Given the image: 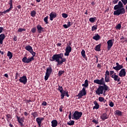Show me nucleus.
I'll return each instance as SVG.
<instances>
[{"label":"nucleus","mask_w":127,"mask_h":127,"mask_svg":"<svg viewBox=\"0 0 127 127\" xmlns=\"http://www.w3.org/2000/svg\"><path fill=\"white\" fill-rule=\"evenodd\" d=\"M64 58V54L61 53L60 54H55L51 59H50V61L51 62H57V65H60L66 62V60Z\"/></svg>","instance_id":"nucleus-1"},{"label":"nucleus","mask_w":127,"mask_h":127,"mask_svg":"<svg viewBox=\"0 0 127 127\" xmlns=\"http://www.w3.org/2000/svg\"><path fill=\"white\" fill-rule=\"evenodd\" d=\"M103 85V86L100 85L99 86L97 90L96 91V94L100 95V94H103L104 90H105L104 92L108 90L109 88L107 85L104 84Z\"/></svg>","instance_id":"nucleus-2"},{"label":"nucleus","mask_w":127,"mask_h":127,"mask_svg":"<svg viewBox=\"0 0 127 127\" xmlns=\"http://www.w3.org/2000/svg\"><path fill=\"white\" fill-rule=\"evenodd\" d=\"M82 115V112L75 111L73 114V118H72V119L75 120H79L81 118Z\"/></svg>","instance_id":"nucleus-3"},{"label":"nucleus","mask_w":127,"mask_h":127,"mask_svg":"<svg viewBox=\"0 0 127 127\" xmlns=\"http://www.w3.org/2000/svg\"><path fill=\"white\" fill-rule=\"evenodd\" d=\"M126 13V9L123 7L120 9H118L116 11H114L113 14L114 15L119 16L121 14H124Z\"/></svg>","instance_id":"nucleus-4"},{"label":"nucleus","mask_w":127,"mask_h":127,"mask_svg":"<svg viewBox=\"0 0 127 127\" xmlns=\"http://www.w3.org/2000/svg\"><path fill=\"white\" fill-rule=\"evenodd\" d=\"M87 94L86 88L83 87L81 91H79V93L76 95L78 97V99L82 98V96H85Z\"/></svg>","instance_id":"nucleus-5"},{"label":"nucleus","mask_w":127,"mask_h":127,"mask_svg":"<svg viewBox=\"0 0 127 127\" xmlns=\"http://www.w3.org/2000/svg\"><path fill=\"white\" fill-rule=\"evenodd\" d=\"M93 82L94 83H96L97 84H99V85H103L106 84L104 78H102L100 80L99 79L94 80Z\"/></svg>","instance_id":"nucleus-6"},{"label":"nucleus","mask_w":127,"mask_h":127,"mask_svg":"<svg viewBox=\"0 0 127 127\" xmlns=\"http://www.w3.org/2000/svg\"><path fill=\"white\" fill-rule=\"evenodd\" d=\"M115 40H110L107 42V50L110 51L114 45Z\"/></svg>","instance_id":"nucleus-7"},{"label":"nucleus","mask_w":127,"mask_h":127,"mask_svg":"<svg viewBox=\"0 0 127 127\" xmlns=\"http://www.w3.org/2000/svg\"><path fill=\"white\" fill-rule=\"evenodd\" d=\"M20 82L23 83L24 85H25L27 82V78L26 76L24 75L22 77H20L19 79Z\"/></svg>","instance_id":"nucleus-8"},{"label":"nucleus","mask_w":127,"mask_h":127,"mask_svg":"<svg viewBox=\"0 0 127 127\" xmlns=\"http://www.w3.org/2000/svg\"><path fill=\"white\" fill-rule=\"evenodd\" d=\"M16 117L17 118V121L19 123L20 126L22 127L24 126L23 123L24 122V118L23 117L20 118L17 115H16Z\"/></svg>","instance_id":"nucleus-9"},{"label":"nucleus","mask_w":127,"mask_h":127,"mask_svg":"<svg viewBox=\"0 0 127 127\" xmlns=\"http://www.w3.org/2000/svg\"><path fill=\"white\" fill-rule=\"evenodd\" d=\"M126 74L127 72L126 71V69L123 68L120 70L118 75L120 77H125L126 76Z\"/></svg>","instance_id":"nucleus-10"},{"label":"nucleus","mask_w":127,"mask_h":127,"mask_svg":"<svg viewBox=\"0 0 127 127\" xmlns=\"http://www.w3.org/2000/svg\"><path fill=\"white\" fill-rule=\"evenodd\" d=\"M22 62L24 63H26V64H29L31 62L33 61V59L32 58H29V59H27V58L26 57H24L23 59H22Z\"/></svg>","instance_id":"nucleus-11"},{"label":"nucleus","mask_w":127,"mask_h":127,"mask_svg":"<svg viewBox=\"0 0 127 127\" xmlns=\"http://www.w3.org/2000/svg\"><path fill=\"white\" fill-rule=\"evenodd\" d=\"M111 77L115 81L120 82L121 81L120 77L118 75H116V73H115L113 75L111 76Z\"/></svg>","instance_id":"nucleus-12"},{"label":"nucleus","mask_w":127,"mask_h":127,"mask_svg":"<svg viewBox=\"0 0 127 127\" xmlns=\"http://www.w3.org/2000/svg\"><path fill=\"white\" fill-rule=\"evenodd\" d=\"M44 120V118H37V119H36V122H37V123H38L39 127H40L41 126V124L42 123L43 120Z\"/></svg>","instance_id":"nucleus-13"},{"label":"nucleus","mask_w":127,"mask_h":127,"mask_svg":"<svg viewBox=\"0 0 127 127\" xmlns=\"http://www.w3.org/2000/svg\"><path fill=\"white\" fill-rule=\"evenodd\" d=\"M37 29L39 33H41L44 32V28H42L41 25H37Z\"/></svg>","instance_id":"nucleus-14"},{"label":"nucleus","mask_w":127,"mask_h":127,"mask_svg":"<svg viewBox=\"0 0 127 127\" xmlns=\"http://www.w3.org/2000/svg\"><path fill=\"white\" fill-rule=\"evenodd\" d=\"M57 16L56 13L54 12H52L51 14H50V20L53 21L54 19L56 18Z\"/></svg>","instance_id":"nucleus-15"},{"label":"nucleus","mask_w":127,"mask_h":127,"mask_svg":"<svg viewBox=\"0 0 127 127\" xmlns=\"http://www.w3.org/2000/svg\"><path fill=\"white\" fill-rule=\"evenodd\" d=\"M109 116L106 113L102 114L100 116V118L103 121H105L106 119H109Z\"/></svg>","instance_id":"nucleus-16"},{"label":"nucleus","mask_w":127,"mask_h":127,"mask_svg":"<svg viewBox=\"0 0 127 127\" xmlns=\"http://www.w3.org/2000/svg\"><path fill=\"white\" fill-rule=\"evenodd\" d=\"M52 71H53V69H52V67H48V68H47V71H46V74L51 75Z\"/></svg>","instance_id":"nucleus-17"},{"label":"nucleus","mask_w":127,"mask_h":127,"mask_svg":"<svg viewBox=\"0 0 127 127\" xmlns=\"http://www.w3.org/2000/svg\"><path fill=\"white\" fill-rule=\"evenodd\" d=\"M5 39L4 34H1L0 35V44L2 45L3 44V40Z\"/></svg>","instance_id":"nucleus-18"},{"label":"nucleus","mask_w":127,"mask_h":127,"mask_svg":"<svg viewBox=\"0 0 127 127\" xmlns=\"http://www.w3.org/2000/svg\"><path fill=\"white\" fill-rule=\"evenodd\" d=\"M93 104L95 106L93 107V109H98L99 108L100 105L96 101H94Z\"/></svg>","instance_id":"nucleus-19"},{"label":"nucleus","mask_w":127,"mask_h":127,"mask_svg":"<svg viewBox=\"0 0 127 127\" xmlns=\"http://www.w3.org/2000/svg\"><path fill=\"white\" fill-rule=\"evenodd\" d=\"M123 68V65H120L117 66H113V68L115 70L118 71L121 69L122 68Z\"/></svg>","instance_id":"nucleus-20"},{"label":"nucleus","mask_w":127,"mask_h":127,"mask_svg":"<svg viewBox=\"0 0 127 127\" xmlns=\"http://www.w3.org/2000/svg\"><path fill=\"white\" fill-rule=\"evenodd\" d=\"M81 56L84 58L86 61H87V58L85 55V51L84 50H82L81 52Z\"/></svg>","instance_id":"nucleus-21"},{"label":"nucleus","mask_w":127,"mask_h":127,"mask_svg":"<svg viewBox=\"0 0 127 127\" xmlns=\"http://www.w3.org/2000/svg\"><path fill=\"white\" fill-rule=\"evenodd\" d=\"M89 86V84H88V80L87 79H86L85 81H84V83L82 84V86L83 87V88H87Z\"/></svg>","instance_id":"nucleus-22"},{"label":"nucleus","mask_w":127,"mask_h":127,"mask_svg":"<svg viewBox=\"0 0 127 127\" xmlns=\"http://www.w3.org/2000/svg\"><path fill=\"white\" fill-rule=\"evenodd\" d=\"M58 121L56 120H53L52 122V127H56L58 126Z\"/></svg>","instance_id":"nucleus-23"},{"label":"nucleus","mask_w":127,"mask_h":127,"mask_svg":"<svg viewBox=\"0 0 127 127\" xmlns=\"http://www.w3.org/2000/svg\"><path fill=\"white\" fill-rule=\"evenodd\" d=\"M93 39L96 41H98L100 39V36L99 34H96L94 37H93Z\"/></svg>","instance_id":"nucleus-24"},{"label":"nucleus","mask_w":127,"mask_h":127,"mask_svg":"<svg viewBox=\"0 0 127 127\" xmlns=\"http://www.w3.org/2000/svg\"><path fill=\"white\" fill-rule=\"evenodd\" d=\"M25 49L26 50L28 51V52H29V53H30L33 50V49H32V47L30 45H28L26 46Z\"/></svg>","instance_id":"nucleus-25"},{"label":"nucleus","mask_w":127,"mask_h":127,"mask_svg":"<svg viewBox=\"0 0 127 127\" xmlns=\"http://www.w3.org/2000/svg\"><path fill=\"white\" fill-rule=\"evenodd\" d=\"M123 7H124L123 6H121V5H119V4H118L117 5H115L114 6V9L115 10H117L119 9L122 8Z\"/></svg>","instance_id":"nucleus-26"},{"label":"nucleus","mask_w":127,"mask_h":127,"mask_svg":"<svg viewBox=\"0 0 127 127\" xmlns=\"http://www.w3.org/2000/svg\"><path fill=\"white\" fill-rule=\"evenodd\" d=\"M66 91H64V90L62 91V93H61V99H64Z\"/></svg>","instance_id":"nucleus-27"},{"label":"nucleus","mask_w":127,"mask_h":127,"mask_svg":"<svg viewBox=\"0 0 127 127\" xmlns=\"http://www.w3.org/2000/svg\"><path fill=\"white\" fill-rule=\"evenodd\" d=\"M72 51V48L70 46H67L65 49V51L70 53Z\"/></svg>","instance_id":"nucleus-28"},{"label":"nucleus","mask_w":127,"mask_h":127,"mask_svg":"<svg viewBox=\"0 0 127 127\" xmlns=\"http://www.w3.org/2000/svg\"><path fill=\"white\" fill-rule=\"evenodd\" d=\"M101 44H99L98 45H97L95 47V50L97 52H99L100 51V49H101Z\"/></svg>","instance_id":"nucleus-29"},{"label":"nucleus","mask_w":127,"mask_h":127,"mask_svg":"<svg viewBox=\"0 0 127 127\" xmlns=\"http://www.w3.org/2000/svg\"><path fill=\"white\" fill-rule=\"evenodd\" d=\"M30 53L32 54V57L30 58H33V61H34V57L36 56V53L33 51V50L32 51L30 52Z\"/></svg>","instance_id":"nucleus-30"},{"label":"nucleus","mask_w":127,"mask_h":127,"mask_svg":"<svg viewBox=\"0 0 127 127\" xmlns=\"http://www.w3.org/2000/svg\"><path fill=\"white\" fill-rule=\"evenodd\" d=\"M110 77L109 76H107V75L105 76V78H104L105 81L106 82H110Z\"/></svg>","instance_id":"nucleus-31"},{"label":"nucleus","mask_w":127,"mask_h":127,"mask_svg":"<svg viewBox=\"0 0 127 127\" xmlns=\"http://www.w3.org/2000/svg\"><path fill=\"white\" fill-rule=\"evenodd\" d=\"M115 112H116V115L118 116H121L122 115V112L119 110H116Z\"/></svg>","instance_id":"nucleus-32"},{"label":"nucleus","mask_w":127,"mask_h":127,"mask_svg":"<svg viewBox=\"0 0 127 127\" xmlns=\"http://www.w3.org/2000/svg\"><path fill=\"white\" fill-rule=\"evenodd\" d=\"M96 17H94V18H90L89 21L91 23H94L96 20Z\"/></svg>","instance_id":"nucleus-33"},{"label":"nucleus","mask_w":127,"mask_h":127,"mask_svg":"<svg viewBox=\"0 0 127 127\" xmlns=\"http://www.w3.org/2000/svg\"><path fill=\"white\" fill-rule=\"evenodd\" d=\"M7 56L9 57V60H10L12 59L13 55L11 52L8 51L7 53Z\"/></svg>","instance_id":"nucleus-34"},{"label":"nucleus","mask_w":127,"mask_h":127,"mask_svg":"<svg viewBox=\"0 0 127 127\" xmlns=\"http://www.w3.org/2000/svg\"><path fill=\"white\" fill-rule=\"evenodd\" d=\"M31 115H32V116H33V117H34V119H35L36 117H38V112L32 113Z\"/></svg>","instance_id":"nucleus-35"},{"label":"nucleus","mask_w":127,"mask_h":127,"mask_svg":"<svg viewBox=\"0 0 127 127\" xmlns=\"http://www.w3.org/2000/svg\"><path fill=\"white\" fill-rule=\"evenodd\" d=\"M36 14V11H34V10L31 11V16L34 17H35Z\"/></svg>","instance_id":"nucleus-36"},{"label":"nucleus","mask_w":127,"mask_h":127,"mask_svg":"<svg viewBox=\"0 0 127 127\" xmlns=\"http://www.w3.org/2000/svg\"><path fill=\"white\" fill-rule=\"evenodd\" d=\"M74 121H70L67 123V124L69 126H73L74 125Z\"/></svg>","instance_id":"nucleus-37"},{"label":"nucleus","mask_w":127,"mask_h":127,"mask_svg":"<svg viewBox=\"0 0 127 127\" xmlns=\"http://www.w3.org/2000/svg\"><path fill=\"white\" fill-rule=\"evenodd\" d=\"M97 29V25H94V26H92L91 28V31H94L95 30H96Z\"/></svg>","instance_id":"nucleus-38"},{"label":"nucleus","mask_w":127,"mask_h":127,"mask_svg":"<svg viewBox=\"0 0 127 127\" xmlns=\"http://www.w3.org/2000/svg\"><path fill=\"white\" fill-rule=\"evenodd\" d=\"M48 17L49 16H47V17H45V18H44V21L46 23V24H48Z\"/></svg>","instance_id":"nucleus-39"},{"label":"nucleus","mask_w":127,"mask_h":127,"mask_svg":"<svg viewBox=\"0 0 127 127\" xmlns=\"http://www.w3.org/2000/svg\"><path fill=\"white\" fill-rule=\"evenodd\" d=\"M58 86H59V88H58V90H59L60 93H62V91H63V86H60V85L59 84Z\"/></svg>","instance_id":"nucleus-40"},{"label":"nucleus","mask_w":127,"mask_h":127,"mask_svg":"<svg viewBox=\"0 0 127 127\" xmlns=\"http://www.w3.org/2000/svg\"><path fill=\"white\" fill-rule=\"evenodd\" d=\"M121 27H122V25H121V24H118L116 26V27H115V28H116L117 29H121Z\"/></svg>","instance_id":"nucleus-41"},{"label":"nucleus","mask_w":127,"mask_h":127,"mask_svg":"<svg viewBox=\"0 0 127 127\" xmlns=\"http://www.w3.org/2000/svg\"><path fill=\"white\" fill-rule=\"evenodd\" d=\"M8 4L10 5V7L13 8V0H10Z\"/></svg>","instance_id":"nucleus-42"},{"label":"nucleus","mask_w":127,"mask_h":127,"mask_svg":"<svg viewBox=\"0 0 127 127\" xmlns=\"http://www.w3.org/2000/svg\"><path fill=\"white\" fill-rule=\"evenodd\" d=\"M62 16L64 18H66L68 17L67 14H65V13H63V14H62Z\"/></svg>","instance_id":"nucleus-43"},{"label":"nucleus","mask_w":127,"mask_h":127,"mask_svg":"<svg viewBox=\"0 0 127 127\" xmlns=\"http://www.w3.org/2000/svg\"><path fill=\"white\" fill-rule=\"evenodd\" d=\"M104 98H103V97H99V98H98V100H99V101H100V102H103L104 101Z\"/></svg>","instance_id":"nucleus-44"},{"label":"nucleus","mask_w":127,"mask_h":127,"mask_svg":"<svg viewBox=\"0 0 127 127\" xmlns=\"http://www.w3.org/2000/svg\"><path fill=\"white\" fill-rule=\"evenodd\" d=\"M23 31H26V29H22V28H19L18 30V32H22Z\"/></svg>","instance_id":"nucleus-45"},{"label":"nucleus","mask_w":127,"mask_h":127,"mask_svg":"<svg viewBox=\"0 0 127 127\" xmlns=\"http://www.w3.org/2000/svg\"><path fill=\"white\" fill-rule=\"evenodd\" d=\"M64 73V71H63V70L59 71V73H58L59 76H61Z\"/></svg>","instance_id":"nucleus-46"},{"label":"nucleus","mask_w":127,"mask_h":127,"mask_svg":"<svg viewBox=\"0 0 127 127\" xmlns=\"http://www.w3.org/2000/svg\"><path fill=\"white\" fill-rule=\"evenodd\" d=\"M36 32V28H32V30H31V32L32 33H35Z\"/></svg>","instance_id":"nucleus-47"},{"label":"nucleus","mask_w":127,"mask_h":127,"mask_svg":"<svg viewBox=\"0 0 127 127\" xmlns=\"http://www.w3.org/2000/svg\"><path fill=\"white\" fill-rule=\"evenodd\" d=\"M50 76V75L46 73V76H45V80L47 81L48 79Z\"/></svg>","instance_id":"nucleus-48"},{"label":"nucleus","mask_w":127,"mask_h":127,"mask_svg":"<svg viewBox=\"0 0 127 127\" xmlns=\"http://www.w3.org/2000/svg\"><path fill=\"white\" fill-rule=\"evenodd\" d=\"M121 1L125 5L127 4V0H121Z\"/></svg>","instance_id":"nucleus-49"},{"label":"nucleus","mask_w":127,"mask_h":127,"mask_svg":"<svg viewBox=\"0 0 127 127\" xmlns=\"http://www.w3.org/2000/svg\"><path fill=\"white\" fill-rule=\"evenodd\" d=\"M110 75V72L108 70L106 71L105 76H109Z\"/></svg>","instance_id":"nucleus-50"},{"label":"nucleus","mask_w":127,"mask_h":127,"mask_svg":"<svg viewBox=\"0 0 127 127\" xmlns=\"http://www.w3.org/2000/svg\"><path fill=\"white\" fill-rule=\"evenodd\" d=\"M92 122L96 124H99L98 120H96L94 119V120H92Z\"/></svg>","instance_id":"nucleus-51"},{"label":"nucleus","mask_w":127,"mask_h":127,"mask_svg":"<svg viewBox=\"0 0 127 127\" xmlns=\"http://www.w3.org/2000/svg\"><path fill=\"white\" fill-rule=\"evenodd\" d=\"M109 105L111 107H113L114 106V103L113 102H110Z\"/></svg>","instance_id":"nucleus-52"},{"label":"nucleus","mask_w":127,"mask_h":127,"mask_svg":"<svg viewBox=\"0 0 127 127\" xmlns=\"http://www.w3.org/2000/svg\"><path fill=\"white\" fill-rule=\"evenodd\" d=\"M10 118V115L9 114H8L6 115V120L7 121L9 122V119Z\"/></svg>","instance_id":"nucleus-53"},{"label":"nucleus","mask_w":127,"mask_h":127,"mask_svg":"<svg viewBox=\"0 0 127 127\" xmlns=\"http://www.w3.org/2000/svg\"><path fill=\"white\" fill-rule=\"evenodd\" d=\"M72 25V23H71V22H67V25L68 27H70Z\"/></svg>","instance_id":"nucleus-54"},{"label":"nucleus","mask_w":127,"mask_h":127,"mask_svg":"<svg viewBox=\"0 0 127 127\" xmlns=\"http://www.w3.org/2000/svg\"><path fill=\"white\" fill-rule=\"evenodd\" d=\"M119 1V0H113V3L114 4H117V3H118Z\"/></svg>","instance_id":"nucleus-55"},{"label":"nucleus","mask_w":127,"mask_h":127,"mask_svg":"<svg viewBox=\"0 0 127 127\" xmlns=\"http://www.w3.org/2000/svg\"><path fill=\"white\" fill-rule=\"evenodd\" d=\"M115 71H113V70H111V71H110V75L111 76H112L113 75H114L115 74Z\"/></svg>","instance_id":"nucleus-56"},{"label":"nucleus","mask_w":127,"mask_h":127,"mask_svg":"<svg viewBox=\"0 0 127 127\" xmlns=\"http://www.w3.org/2000/svg\"><path fill=\"white\" fill-rule=\"evenodd\" d=\"M69 52H66V51H65V53L64 54V55L65 56H68L69 55Z\"/></svg>","instance_id":"nucleus-57"},{"label":"nucleus","mask_w":127,"mask_h":127,"mask_svg":"<svg viewBox=\"0 0 127 127\" xmlns=\"http://www.w3.org/2000/svg\"><path fill=\"white\" fill-rule=\"evenodd\" d=\"M64 108L63 106H61L59 108V111L60 112H63V109Z\"/></svg>","instance_id":"nucleus-58"},{"label":"nucleus","mask_w":127,"mask_h":127,"mask_svg":"<svg viewBox=\"0 0 127 127\" xmlns=\"http://www.w3.org/2000/svg\"><path fill=\"white\" fill-rule=\"evenodd\" d=\"M12 8H12L11 7H10L9 9H7V10H5L6 12L7 13L9 12Z\"/></svg>","instance_id":"nucleus-59"},{"label":"nucleus","mask_w":127,"mask_h":127,"mask_svg":"<svg viewBox=\"0 0 127 127\" xmlns=\"http://www.w3.org/2000/svg\"><path fill=\"white\" fill-rule=\"evenodd\" d=\"M118 4L120 5H121V6L124 7L123 4L122 2H121V1H119L118 2Z\"/></svg>","instance_id":"nucleus-60"},{"label":"nucleus","mask_w":127,"mask_h":127,"mask_svg":"<svg viewBox=\"0 0 127 127\" xmlns=\"http://www.w3.org/2000/svg\"><path fill=\"white\" fill-rule=\"evenodd\" d=\"M63 26L64 28L67 29L68 28L67 25H66V24H64V25H63Z\"/></svg>","instance_id":"nucleus-61"},{"label":"nucleus","mask_w":127,"mask_h":127,"mask_svg":"<svg viewBox=\"0 0 127 127\" xmlns=\"http://www.w3.org/2000/svg\"><path fill=\"white\" fill-rule=\"evenodd\" d=\"M42 105H44L45 106L47 105V103L46 101L43 102V103H42Z\"/></svg>","instance_id":"nucleus-62"},{"label":"nucleus","mask_w":127,"mask_h":127,"mask_svg":"<svg viewBox=\"0 0 127 127\" xmlns=\"http://www.w3.org/2000/svg\"><path fill=\"white\" fill-rule=\"evenodd\" d=\"M4 30L3 27H0V34L2 32V31Z\"/></svg>","instance_id":"nucleus-63"},{"label":"nucleus","mask_w":127,"mask_h":127,"mask_svg":"<svg viewBox=\"0 0 127 127\" xmlns=\"http://www.w3.org/2000/svg\"><path fill=\"white\" fill-rule=\"evenodd\" d=\"M13 40H14V41H17V36H14V37H13Z\"/></svg>","instance_id":"nucleus-64"}]
</instances>
